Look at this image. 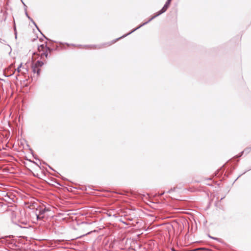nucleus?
<instances>
[{
  "label": "nucleus",
  "instance_id": "nucleus-1",
  "mask_svg": "<svg viewBox=\"0 0 251 251\" xmlns=\"http://www.w3.org/2000/svg\"><path fill=\"white\" fill-rule=\"evenodd\" d=\"M51 50L47 47L46 43L38 46V51L33 53L32 61V71L39 75L40 73V68L47 62V59L50 56Z\"/></svg>",
  "mask_w": 251,
  "mask_h": 251
},
{
  "label": "nucleus",
  "instance_id": "nucleus-2",
  "mask_svg": "<svg viewBox=\"0 0 251 251\" xmlns=\"http://www.w3.org/2000/svg\"><path fill=\"white\" fill-rule=\"evenodd\" d=\"M169 6H170L169 4H168L166 3L164 5V6H163V7L159 11H158L157 15H159L165 12L167 10V9Z\"/></svg>",
  "mask_w": 251,
  "mask_h": 251
},
{
  "label": "nucleus",
  "instance_id": "nucleus-3",
  "mask_svg": "<svg viewBox=\"0 0 251 251\" xmlns=\"http://www.w3.org/2000/svg\"><path fill=\"white\" fill-rule=\"evenodd\" d=\"M46 208H44V209L41 210L40 211V214L38 215L37 216V218L38 219H42L44 218V217L43 216H41V215H43L46 212Z\"/></svg>",
  "mask_w": 251,
  "mask_h": 251
},
{
  "label": "nucleus",
  "instance_id": "nucleus-4",
  "mask_svg": "<svg viewBox=\"0 0 251 251\" xmlns=\"http://www.w3.org/2000/svg\"><path fill=\"white\" fill-rule=\"evenodd\" d=\"M116 41L117 40H112V41H111L110 42H108V43H105L104 45H105V46L108 47V46H111V45H112V44H114L115 43H116Z\"/></svg>",
  "mask_w": 251,
  "mask_h": 251
},
{
  "label": "nucleus",
  "instance_id": "nucleus-5",
  "mask_svg": "<svg viewBox=\"0 0 251 251\" xmlns=\"http://www.w3.org/2000/svg\"><path fill=\"white\" fill-rule=\"evenodd\" d=\"M166 3H167V4H168L170 5L171 2H169V1H167L166 2Z\"/></svg>",
  "mask_w": 251,
  "mask_h": 251
},
{
  "label": "nucleus",
  "instance_id": "nucleus-6",
  "mask_svg": "<svg viewBox=\"0 0 251 251\" xmlns=\"http://www.w3.org/2000/svg\"><path fill=\"white\" fill-rule=\"evenodd\" d=\"M167 1H169V2H171V1H172V0H168Z\"/></svg>",
  "mask_w": 251,
  "mask_h": 251
},
{
  "label": "nucleus",
  "instance_id": "nucleus-7",
  "mask_svg": "<svg viewBox=\"0 0 251 251\" xmlns=\"http://www.w3.org/2000/svg\"><path fill=\"white\" fill-rule=\"evenodd\" d=\"M18 71L20 72V68H19V67L18 68Z\"/></svg>",
  "mask_w": 251,
  "mask_h": 251
}]
</instances>
